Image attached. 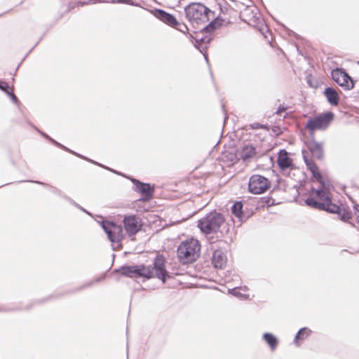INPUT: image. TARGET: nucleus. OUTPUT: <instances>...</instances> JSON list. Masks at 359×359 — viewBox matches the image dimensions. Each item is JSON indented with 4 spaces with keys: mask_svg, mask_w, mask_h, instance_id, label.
I'll use <instances>...</instances> for the list:
<instances>
[{
    "mask_svg": "<svg viewBox=\"0 0 359 359\" xmlns=\"http://www.w3.org/2000/svg\"><path fill=\"white\" fill-rule=\"evenodd\" d=\"M121 274L132 277L135 275L137 277H144L147 278H158L161 280L163 283L170 276L166 271L164 265V259L161 257H156L153 266H123L118 269Z\"/></svg>",
    "mask_w": 359,
    "mask_h": 359,
    "instance_id": "f257e3e1",
    "label": "nucleus"
},
{
    "mask_svg": "<svg viewBox=\"0 0 359 359\" xmlns=\"http://www.w3.org/2000/svg\"><path fill=\"white\" fill-rule=\"evenodd\" d=\"M186 18L194 25L208 22L215 18L214 13L200 3H193L185 7Z\"/></svg>",
    "mask_w": 359,
    "mask_h": 359,
    "instance_id": "f03ea898",
    "label": "nucleus"
},
{
    "mask_svg": "<svg viewBox=\"0 0 359 359\" xmlns=\"http://www.w3.org/2000/svg\"><path fill=\"white\" fill-rule=\"evenodd\" d=\"M201 244L197 239L189 238L182 242L177 248V255L184 264L196 261L200 256Z\"/></svg>",
    "mask_w": 359,
    "mask_h": 359,
    "instance_id": "7ed1b4c3",
    "label": "nucleus"
},
{
    "mask_svg": "<svg viewBox=\"0 0 359 359\" xmlns=\"http://www.w3.org/2000/svg\"><path fill=\"white\" fill-rule=\"evenodd\" d=\"M225 219L222 214L213 212L207 214L198 222L201 231L206 234L217 233L224 224Z\"/></svg>",
    "mask_w": 359,
    "mask_h": 359,
    "instance_id": "20e7f679",
    "label": "nucleus"
},
{
    "mask_svg": "<svg viewBox=\"0 0 359 359\" xmlns=\"http://www.w3.org/2000/svg\"><path fill=\"white\" fill-rule=\"evenodd\" d=\"M334 118V114L331 111L321 114L313 118L308 120L305 128L311 133L316 130H325Z\"/></svg>",
    "mask_w": 359,
    "mask_h": 359,
    "instance_id": "39448f33",
    "label": "nucleus"
},
{
    "mask_svg": "<svg viewBox=\"0 0 359 359\" xmlns=\"http://www.w3.org/2000/svg\"><path fill=\"white\" fill-rule=\"evenodd\" d=\"M270 182L265 177L260 175H253L249 180L248 189L254 194L264 193L270 187Z\"/></svg>",
    "mask_w": 359,
    "mask_h": 359,
    "instance_id": "423d86ee",
    "label": "nucleus"
},
{
    "mask_svg": "<svg viewBox=\"0 0 359 359\" xmlns=\"http://www.w3.org/2000/svg\"><path fill=\"white\" fill-rule=\"evenodd\" d=\"M101 224L111 243H118L123 239V229L121 225L107 221H102Z\"/></svg>",
    "mask_w": 359,
    "mask_h": 359,
    "instance_id": "0eeeda50",
    "label": "nucleus"
},
{
    "mask_svg": "<svg viewBox=\"0 0 359 359\" xmlns=\"http://www.w3.org/2000/svg\"><path fill=\"white\" fill-rule=\"evenodd\" d=\"M323 187L324 188L323 189H312V194H315L316 198L322 203H327V206H329L328 212L340 214L341 208L339 205L332 202L330 194L326 190L328 188L326 186L325 187L323 186Z\"/></svg>",
    "mask_w": 359,
    "mask_h": 359,
    "instance_id": "6e6552de",
    "label": "nucleus"
},
{
    "mask_svg": "<svg viewBox=\"0 0 359 359\" xmlns=\"http://www.w3.org/2000/svg\"><path fill=\"white\" fill-rule=\"evenodd\" d=\"M332 79L339 86L346 90L352 89L354 86L353 81L345 72L336 69L332 72Z\"/></svg>",
    "mask_w": 359,
    "mask_h": 359,
    "instance_id": "1a4fd4ad",
    "label": "nucleus"
},
{
    "mask_svg": "<svg viewBox=\"0 0 359 359\" xmlns=\"http://www.w3.org/2000/svg\"><path fill=\"white\" fill-rule=\"evenodd\" d=\"M303 159L306 165L307 168L311 171L312 175L314 178H316L324 187H325V183L323 181V178L318 170V168L316 164L313 162V161L309 158V154L306 151H302Z\"/></svg>",
    "mask_w": 359,
    "mask_h": 359,
    "instance_id": "9d476101",
    "label": "nucleus"
},
{
    "mask_svg": "<svg viewBox=\"0 0 359 359\" xmlns=\"http://www.w3.org/2000/svg\"><path fill=\"white\" fill-rule=\"evenodd\" d=\"M125 230L129 236L135 235L140 230L141 225L135 215L126 216L123 219Z\"/></svg>",
    "mask_w": 359,
    "mask_h": 359,
    "instance_id": "9b49d317",
    "label": "nucleus"
},
{
    "mask_svg": "<svg viewBox=\"0 0 359 359\" xmlns=\"http://www.w3.org/2000/svg\"><path fill=\"white\" fill-rule=\"evenodd\" d=\"M151 13L157 19L171 27H172V26H175L177 24V20L176 18L173 15L165 11L164 10L155 8L151 11Z\"/></svg>",
    "mask_w": 359,
    "mask_h": 359,
    "instance_id": "f8f14e48",
    "label": "nucleus"
},
{
    "mask_svg": "<svg viewBox=\"0 0 359 359\" xmlns=\"http://www.w3.org/2000/svg\"><path fill=\"white\" fill-rule=\"evenodd\" d=\"M133 184L136 186V190L139 191L142 195L144 196L147 198L152 196L154 193V189L149 184L140 182L139 180L133 179Z\"/></svg>",
    "mask_w": 359,
    "mask_h": 359,
    "instance_id": "ddd939ff",
    "label": "nucleus"
},
{
    "mask_svg": "<svg viewBox=\"0 0 359 359\" xmlns=\"http://www.w3.org/2000/svg\"><path fill=\"white\" fill-rule=\"evenodd\" d=\"M277 163L281 170H285L292 165V161L288 156V154L285 150H280L278 153Z\"/></svg>",
    "mask_w": 359,
    "mask_h": 359,
    "instance_id": "4468645a",
    "label": "nucleus"
},
{
    "mask_svg": "<svg viewBox=\"0 0 359 359\" xmlns=\"http://www.w3.org/2000/svg\"><path fill=\"white\" fill-rule=\"evenodd\" d=\"M212 262L215 268L222 269L226 262V257L221 250H216L213 252Z\"/></svg>",
    "mask_w": 359,
    "mask_h": 359,
    "instance_id": "2eb2a0df",
    "label": "nucleus"
},
{
    "mask_svg": "<svg viewBox=\"0 0 359 359\" xmlns=\"http://www.w3.org/2000/svg\"><path fill=\"white\" fill-rule=\"evenodd\" d=\"M308 148L312 154L318 159H322L324 156L323 146L320 143L311 140L308 144Z\"/></svg>",
    "mask_w": 359,
    "mask_h": 359,
    "instance_id": "dca6fc26",
    "label": "nucleus"
},
{
    "mask_svg": "<svg viewBox=\"0 0 359 359\" xmlns=\"http://www.w3.org/2000/svg\"><path fill=\"white\" fill-rule=\"evenodd\" d=\"M306 205L311 207L314 209L325 210L328 212V208L327 203H322L321 201H317L313 198H308L305 201Z\"/></svg>",
    "mask_w": 359,
    "mask_h": 359,
    "instance_id": "f3484780",
    "label": "nucleus"
},
{
    "mask_svg": "<svg viewBox=\"0 0 359 359\" xmlns=\"http://www.w3.org/2000/svg\"><path fill=\"white\" fill-rule=\"evenodd\" d=\"M325 95L327 101L332 105H337L339 103V96L337 91L332 88L328 87L325 90Z\"/></svg>",
    "mask_w": 359,
    "mask_h": 359,
    "instance_id": "a211bd4d",
    "label": "nucleus"
},
{
    "mask_svg": "<svg viewBox=\"0 0 359 359\" xmlns=\"http://www.w3.org/2000/svg\"><path fill=\"white\" fill-rule=\"evenodd\" d=\"M255 155V149L252 145H246L243 148L241 158L243 161H247Z\"/></svg>",
    "mask_w": 359,
    "mask_h": 359,
    "instance_id": "6ab92c4d",
    "label": "nucleus"
},
{
    "mask_svg": "<svg viewBox=\"0 0 359 359\" xmlns=\"http://www.w3.org/2000/svg\"><path fill=\"white\" fill-rule=\"evenodd\" d=\"M242 210L243 203L241 201H237L232 205V214L234 215L236 217L239 218L240 219H242L243 217Z\"/></svg>",
    "mask_w": 359,
    "mask_h": 359,
    "instance_id": "aec40b11",
    "label": "nucleus"
},
{
    "mask_svg": "<svg viewBox=\"0 0 359 359\" xmlns=\"http://www.w3.org/2000/svg\"><path fill=\"white\" fill-rule=\"evenodd\" d=\"M311 334V330L306 327H303L299 330L294 338V343L299 346L298 341L299 339H304Z\"/></svg>",
    "mask_w": 359,
    "mask_h": 359,
    "instance_id": "412c9836",
    "label": "nucleus"
},
{
    "mask_svg": "<svg viewBox=\"0 0 359 359\" xmlns=\"http://www.w3.org/2000/svg\"><path fill=\"white\" fill-rule=\"evenodd\" d=\"M264 340L270 346L271 349H274L277 346V339L270 333H265L263 336Z\"/></svg>",
    "mask_w": 359,
    "mask_h": 359,
    "instance_id": "4be33fe9",
    "label": "nucleus"
},
{
    "mask_svg": "<svg viewBox=\"0 0 359 359\" xmlns=\"http://www.w3.org/2000/svg\"><path fill=\"white\" fill-rule=\"evenodd\" d=\"M172 28H175L184 34L187 33L189 30L187 26L184 23L180 22L178 20L177 24L175 26H172Z\"/></svg>",
    "mask_w": 359,
    "mask_h": 359,
    "instance_id": "5701e85b",
    "label": "nucleus"
},
{
    "mask_svg": "<svg viewBox=\"0 0 359 359\" xmlns=\"http://www.w3.org/2000/svg\"><path fill=\"white\" fill-rule=\"evenodd\" d=\"M6 93L11 97V99L12 100V101L15 104H18L19 103L18 97L13 93V88H9L7 90V92H6Z\"/></svg>",
    "mask_w": 359,
    "mask_h": 359,
    "instance_id": "b1692460",
    "label": "nucleus"
},
{
    "mask_svg": "<svg viewBox=\"0 0 359 359\" xmlns=\"http://www.w3.org/2000/svg\"><path fill=\"white\" fill-rule=\"evenodd\" d=\"M42 135H43L44 137H46L47 139H48V140H50L51 142H53L55 145H57V146H58V147H61V148H62V149H65V150H67V151H69V152L73 153V154H76H76L75 152L72 151H71V150H69V149L66 148V147H64L63 145L60 144V143H58L57 142L55 141L54 140H53L52 138H50V137H48L47 135H46V134H44V133H42ZM77 156H79V155L77 154Z\"/></svg>",
    "mask_w": 359,
    "mask_h": 359,
    "instance_id": "393cba45",
    "label": "nucleus"
},
{
    "mask_svg": "<svg viewBox=\"0 0 359 359\" xmlns=\"http://www.w3.org/2000/svg\"><path fill=\"white\" fill-rule=\"evenodd\" d=\"M215 28V22L214 21H212L208 26H206L204 29L206 32L210 33L212 32Z\"/></svg>",
    "mask_w": 359,
    "mask_h": 359,
    "instance_id": "a878e982",
    "label": "nucleus"
},
{
    "mask_svg": "<svg viewBox=\"0 0 359 359\" xmlns=\"http://www.w3.org/2000/svg\"><path fill=\"white\" fill-rule=\"evenodd\" d=\"M229 292L235 297H243V294L239 292V290L236 287L233 288L231 290H229Z\"/></svg>",
    "mask_w": 359,
    "mask_h": 359,
    "instance_id": "bb28decb",
    "label": "nucleus"
},
{
    "mask_svg": "<svg viewBox=\"0 0 359 359\" xmlns=\"http://www.w3.org/2000/svg\"><path fill=\"white\" fill-rule=\"evenodd\" d=\"M8 85L2 81H0V89L3 90L4 93L7 92V90L9 89Z\"/></svg>",
    "mask_w": 359,
    "mask_h": 359,
    "instance_id": "cd10ccee",
    "label": "nucleus"
},
{
    "mask_svg": "<svg viewBox=\"0 0 359 359\" xmlns=\"http://www.w3.org/2000/svg\"><path fill=\"white\" fill-rule=\"evenodd\" d=\"M351 218V215L348 212H344L341 215V219L343 221H348Z\"/></svg>",
    "mask_w": 359,
    "mask_h": 359,
    "instance_id": "c85d7f7f",
    "label": "nucleus"
},
{
    "mask_svg": "<svg viewBox=\"0 0 359 359\" xmlns=\"http://www.w3.org/2000/svg\"><path fill=\"white\" fill-rule=\"evenodd\" d=\"M113 3L130 4L131 0H111Z\"/></svg>",
    "mask_w": 359,
    "mask_h": 359,
    "instance_id": "c756f323",
    "label": "nucleus"
},
{
    "mask_svg": "<svg viewBox=\"0 0 359 359\" xmlns=\"http://www.w3.org/2000/svg\"><path fill=\"white\" fill-rule=\"evenodd\" d=\"M285 110V108L283 107H280L277 111H276V114H278V115H281L282 112H283Z\"/></svg>",
    "mask_w": 359,
    "mask_h": 359,
    "instance_id": "7c9ffc66",
    "label": "nucleus"
},
{
    "mask_svg": "<svg viewBox=\"0 0 359 359\" xmlns=\"http://www.w3.org/2000/svg\"><path fill=\"white\" fill-rule=\"evenodd\" d=\"M250 11L252 13H253V11H252V10H251L250 8H246L245 9V11H244L243 12H242V13H241V15H242V16H244V15L246 14V13H248V11Z\"/></svg>",
    "mask_w": 359,
    "mask_h": 359,
    "instance_id": "2f4dec72",
    "label": "nucleus"
},
{
    "mask_svg": "<svg viewBox=\"0 0 359 359\" xmlns=\"http://www.w3.org/2000/svg\"><path fill=\"white\" fill-rule=\"evenodd\" d=\"M253 128H262V125H259V123L255 124V126H252Z\"/></svg>",
    "mask_w": 359,
    "mask_h": 359,
    "instance_id": "473e14b6",
    "label": "nucleus"
},
{
    "mask_svg": "<svg viewBox=\"0 0 359 359\" xmlns=\"http://www.w3.org/2000/svg\"><path fill=\"white\" fill-rule=\"evenodd\" d=\"M76 206H77L79 208H80L81 210H82L83 212H86V213L89 214V213H88V212L85 209H83V208H81V207H80L79 205H76Z\"/></svg>",
    "mask_w": 359,
    "mask_h": 359,
    "instance_id": "72a5a7b5",
    "label": "nucleus"
},
{
    "mask_svg": "<svg viewBox=\"0 0 359 359\" xmlns=\"http://www.w3.org/2000/svg\"><path fill=\"white\" fill-rule=\"evenodd\" d=\"M354 208H355L356 211L359 210V205H355Z\"/></svg>",
    "mask_w": 359,
    "mask_h": 359,
    "instance_id": "f704fd0d",
    "label": "nucleus"
},
{
    "mask_svg": "<svg viewBox=\"0 0 359 359\" xmlns=\"http://www.w3.org/2000/svg\"><path fill=\"white\" fill-rule=\"evenodd\" d=\"M200 41L205 42V39H201Z\"/></svg>",
    "mask_w": 359,
    "mask_h": 359,
    "instance_id": "c9c22d12",
    "label": "nucleus"
},
{
    "mask_svg": "<svg viewBox=\"0 0 359 359\" xmlns=\"http://www.w3.org/2000/svg\"><path fill=\"white\" fill-rule=\"evenodd\" d=\"M358 221L359 222V214L357 215Z\"/></svg>",
    "mask_w": 359,
    "mask_h": 359,
    "instance_id": "e433bc0d",
    "label": "nucleus"
},
{
    "mask_svg": "<svg viewBox=\"0 0 359 359\" xmlns=\"http://www.w3.org/2000/svg\"><path fill=\"white\" fill-rule=\"evenodd\" d=\"M35 183H38V184H41V182H38V181H36L34 182Z\"/></svg>",
    "mask_w": 359,
    "mask_h": 359,
    "instance_id": "4c0bfd02",
    "label": "nucleus"
}]
</instances>
